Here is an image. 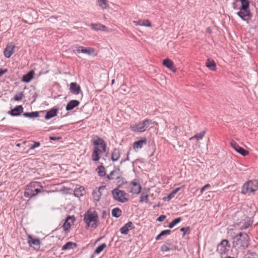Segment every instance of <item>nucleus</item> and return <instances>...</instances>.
Here are the masks:
<instances>
[{
    "mask_svg": "<svg viewBox=\"0 0 258 258\" xmlns=\"http://www.w3.org/2000/svg\"><path fill=\"white\" fill-rule=\"evenodd\" d=\"M91 26H92V28L93 29L96 30H100L102 29L105 28V26H104L103 25H101V24H92Z\"/></svg>",
    "mask_w": 258,
    "mask_h": 258,
    "instance_id": "46",
    "label": "nucleus"
},
{
    "mask_svg": "<svg viewBox=\"0 0 258 258\" xmlns=\"http://www.w3.org/2000/svg\"><path fill=\"white\" fill-rule=\"evenodd\" d=\"M129 155H130V151H128L127 154H126V158L125 159H122L121 160V161H120V163H122L123 162H125L126 161H128L130 160L129 159Z\"/></svg>",
    "mask_w": 258,
    "mask_h": 258,
    "instance_id": "54",
    "label": "nucleus"
},
{
    "mask_svg": "<svg viewBox=\"0 0 258 258\" xmlns=\"http://www.w3.org/2000/svg\"><path fill=\"white\" fill-rule=\"evenodd\" d=\"M111 192L114 200L118 202L123 203L128 200V195L124 191L119 190L118 188L113 189Z\"/></svg>",
    "mask_w": 258,
    "mask_h": 258,
    "instance_id": "4",
    "label": "nucleus"
},
{
    "mask_svg": "<svg viewBox=\"0 0 258 258\" xmlns=\"http://www.w3.org/2000/svg\"><path fill=\"white\" fill-rule=\"evenodd\" d=\"M170 248L166 245H163L161 247V250L162 251H168L170 250Z\"/></svg>",
    "mask_w": 258,
    "mask_h": 258,
    "instance_id": "51",
    "label": "nucleus"
},
{
    "mask_svg": "<svg viewBox=\"0 0 258 258\" xmlns=\"http://www.w3.org/2000/svg\"><path fill=\"white\" fill-rule=\"evenodd\" d=\"M75 220V217L74 216H68L62 226L64 230L66 231H68Z\"/></svg>",
    "mask_w": 258,
    "mask_h": 258,
    "instance_id": "13",
    "label": "nucleus"
},
{
    "mask_svg": "<svg viewBox=\"0 0 258 258\" xmlns=\"http://www.w3.org/2000/svg\"><path fill=\"white\" fill-rule=\"evenodd\" d=\"M237 15L243 21H248L251 20L252 14L250 10H240L237 13Z\"/></svg>",
    "mask_w": 258,
    "mask_h": 258,
    "instance_id": "11",
    "label": "nucleus"
},
{
    "mask_svg": "<svg viewBox=\"0 0 258 258\" xmlns=\"http://www.w3.org/2000/svg\"><path fill=\"white\" fill-rule=\"evenodd\" d=\"M60 138H61L60 137H50V138H49L50 140H52V141H56V140L60 139Z\"/></svg>",
    "mask_w": 258,
    "mask_h": 258,
    "instance_id": "55",
    "label": "nucleus"
},
{
    "mask_svg": "<svg viewBox=\"0 0 258 258\" xmlns=\"http://www.w3.org/2000/svg\"><path fill=\"white\" fill-rule=\"evenodd\" d=\"M149 196L148 194H145L144 192H143L141 194L140 198V203H148L149 202L148 199Z\"/></svg>",
    "mask_w": 258,
    "mask_h": 258,
    "instance_id": "38",
    "label": "nucleus"
},
{
    "mask_svg": "<svg viewBox=\"0 0 258 258\" xmlns=\"http://www.w3.org/2000/svg\"><path fill=\"white\" fill-rule=\"evenodd\" d=\"M15 48V45L13 44L12 43H8L4 51V56L8 58H10L14 53Z\"/></svg>",
    "mask_w": 258,
    "mask_h": 258,
    "instance_id": "12",
    "label": "nucleus"
},
{
    "mask_svg": "<svg viewBox=\"0 0 258 258\" xmlns=\"http://www.w3.org/2000/svg\"><path fill=\"white\" fill-rule=\"evenodd\" d=\"M230 248V244L227 239L222 240L218 245L217 250L221 254H225L228 251Z\"/></svg>",
    "mask_w": 258,
    "mask_h": 258,
    "instance_id": "6",
    "label": "nucleus"
},
{
    "mask_svg": "<svg viewBox=\"0 0 258 258\" xmlns=\"http://www.w3.org/2000/svg\"><path fill=\"white\" fill-rule=\"evenodd\" d=\"M106 247V244L105 243L101 244L95 249V253L96 254L100 253Z\"/></svg>",
    "mask_w": 258,
    "mask_h": 258,
    "instance_id": "42",
    "label": "nucleus"
},
{
    "mask_svg": "<svg viewBox=\"0 0 258 258\" xmlns=\"http://www.w3.org/2000/svg\"><path fill=\"white\" fill-rule=\"evenodd\" d=\"M241 3V7L240 10L246 11L249 10V2L248 0H240Z\"/></svg>",
    "mask_w": 258,
    "mask_h": 258,
    "instance_id": "34",
    "label": "nucleus"
},
{
    "mask_svg": "<svg viewBox=\"0 0 258 258\" xmlns=\"http://www.w3.org/2000/svg\"><path fill=\"white\" fill-rule=\"evenodd\" d=\"M17 146H20V144H18L17 145Z\"/></svg>",
    "mask_w": 258,
    "mask_h": 258,
    "instance_id": "61",
    "label": "nucleus"
},
{
    "mask_svg": "<svg viewBox=\"0 0 258 258\" xmlns=\"http://www.w3.org/2000/svg\"><path fill=\"white\" fill-rule=\"evenodd\" d=\"M134 228L135 227L133 223L131 221H129L120 229V232L122 234L127 235L130 230Z\"/></svg>",
    "mask_w": 258,
    "mask_h": 258,
    "instance_id": "15",
    "label": "nucleus"
},
{
    "mask_svg": "<svg viewBox=\"0 0 258 258\" xmlns=\"http://www.w3.org/2000/svg\"><path fill=\"white\" fill-rule=\"evenodd\" d=\"M96 171H97L98 175L100 177H103L106 175L105 169L102 165L99 166L97 168Z\"/></svg>",
    "mask_w": 258,
    "mask_h": 258,
    "instance_id": "35",
    "label": "nucleus"
},
{
    "mask_svg": "<svg viewBox=\"0 0 258 258\" xmlns=\"http://www.w3.org/2000/svg\"><path fill=\"white\" fill-rule=\"evenodd\" d=\"M92 144L96 147L101 148L103 152L105 153L106 152V144L103 139L96 136L92 141Z\"/></svg>",
    "mask_w": 258,
    "mask_h": 258,
    "instance_id": "7",
    "label": "nucleus"
},
{
    "mask_svg": "<svg viewBox=\"0 0 258 258\" xmlns=\"http://www.w3.org/2000/svg\"><path fill=\"white\" fill-rule=\"evenodd\" d=\"M163 64L173 72H175L176 69L173 65V62L169 58H167L164 59Z\"/></svg>",
    "mask_w": 258,
    "mask_h": 258,
    "instance_id": "23",
    "label": "nucleus"
},
{
    "mask_svg": "<svg viewBox=\"0 0 258 258\" xmlns=\"http://www.w3.org/2000/svg\"><path fill=\"white\" fill-rule=\"evenodd\" d=\"M133 23L136 26H142L146 27H151V24L149 20H140L139 21H134Z\"/></svg>",
    "mask_w": 258,
    "mask_h": 258,
    "instance_id": "25",
    "label": "nucleus"
},
{
    "mask_svg": "<svg viewBox=\"0 0 258 258\" xmlns=\"http://www.w3.org/2000/svg\"><path fill=\"white\" fill-rule=\"evenodd\" d=\"M249 237L245 232H240L233 238V247L237 249H244L249 244Z\"/></svg>",
    "mask_w": 258,
    "mask_h": 258,
    "instance_id": "1",
    "label": "nucleus"
},
{
    "mask_svg": "<svg viewBox=\"0 0 258 258\" xmlns=\"http://www.w3.org/2000/svg\"><path fill=\"white\" fill-rule=\"evenodd\" d=\"M105 188V186L102 185V186H100L99 187H98L97 189L93 190V191L92 192V197H93V199L95 201H96L97 202H98L100 201V197L102 195L101 190L104 189Z\"/></svg>",
    "mask_w": 258,
    "mask_h": 258,
    "instance_id": "18",
    "label": "nucleus"
},
{
    "mask_svg": "<svg viewBox=\"0 0 258 258\" xmlns=\"http://www.w3.org/2000/svg\"><path fill=\"white\" fill-rule=\"evenodd\" d=\"M28 243L30 246L33 247L35 249H39L40 246V240L39 239L32 237L31 235H28Z\"/></svg>",
    "mask_w": 258,
    "mask_h": 258,
    "instance_id": "9",
    "label": "nucleus"
},
{
    "mask_svg": "<svg viewBox=\"0 0 258 258\" xmlns=\"http://www.w3.org/2000/svg\"><path fill=\"white\" fill-rule=\"evenodd\" d=\"M34 72L31 71L27 74L24 75L22 78V81L26 83L29 82L33 78Z\"/></svg>",
    "mask_w": 258,
    "mask_h": 258,
    "instance_id": "31",
    "label": "nucleus"
},
{
    "mask_svg": "<svg viewBox=\"0 0 258 258\" xmlns=\"http://www.w3.org/2000/svg\"><path fill=\"white\" fill-rule=\"evenodd\" d=\"M99 6L102 9H106L108 7L107 0H99L98 1Z\"/></svg>",
    "mask_w": 258,
    "mask_h": 258,
    "instance_id": "43",
    "label": "nucleus"
},
{
    "mask_svg": "<svg viewBox=\"0 0 258 258\" xmlns=\"http://www.w3.org/2000/svg\"><path fill=\"white\" fill-rule=\"evenodd\" d=\"M142 121L130 125V129L135 133H143Z\"/></svg>",
    "mask_w": 258,
    "mask_h": 258,
    "instance_id": "21",
    "label": "nucleus"
},
{
    "mask_svg": "<svg viewBox=\"0 0 258 258\" xmlns=\"http://www.w3.org/2000/svg\"><path fill=\"white\" fill-rule=\"evenodd\" d=\"M171 233V231L170 230H163L160 232V234L163 236L165 235H170Z\"/></svg>",
    "mask_w": 258,
    "mask_h": 258,
    "instance_id": "49",
    "label": "nucleus"
},
{
    "mask_svg": "<svg viewBox=\"0 0 258 258\" xmlns=\"http://www.w3.org/2000/svg\"><path fill=\"white\" fill-rule=\"evenodd\" d=\"M206 66L211 71H215L216 70V63L214 60L208 58L206 62Z\"/></svg>",
    "mask_w": 258,
    "mask_h": 258,
    "instance_id": "29",
    "label": "nucleus"
},
{
    "mask_svg": "<svg viewBox=\"0 0 258 258\" xmlns=\"http://www.w3.org/2000/svg\"><path fill=\"white\" fill-rule=\"evenodd\" d=\"M154 122L151 119H146L142 121V126L143 132H145L149 126L153 124Z\"/></svg>",
    "mask_w": 258,
    "mask_h": 258,
    "instance_id": "30",
    "label": "nucleus"
},
{
    "mask_svg": "<svg viewBox=\"0 0 258 258\" xmlns=\"http://www.w3.org/2000/svg\"><path fill=\"white\" fill-rule=\"evenodd\" d=\"M189 230H190V229H189V227H185L181 228L180 229V231L183 232V236H184L187 232L189 231Z\"/></svg>",
    "mask_w": 258,
    "mask_h": 258,
    "instance_id": "50",
    "label": "nucleus"
},
{
    "mask_svg": "<svg viewBox=\"0 0 258 258\" xmlns=\"http://www.w3.org/2000/svg\"><path fill=\"white\" fill-rule=\"evenodd\" d=\"M80 104V102L77 100H72L70 101L66 106V110L70 111L73 109L75 107L78 106Z\"/></svg>",
    "mask_w": 258,
    "mask_h": 258,
    "instance_id": "26",
    "label": "nucleus"
},
{
    "mask_svg": "<svg viewBox=\"0 0 258 258\" xmlns=\"http://www.w3.org/2000/svg\"><path fill=\"white\" fill-rule=\"evenodd\" d=\"M39 187L42 188V186L39 182H31L28 184L25 188L24 192V196L25 198L31 199L38 194L41 192V189Z\"/></svg>",
    "mask_w": 258,
    "mask_h": 258,
    "instance_id": "2",
    "label": "nucleus"
},
{
    "mask_svg": "<svg viewBox=\"0 0 258 258\" xmlns=\"http://www.w3.org/2000/svg\"><path fill=\"white\" fill-rule=\"evenodd\" d=\"M77 247L76 243L73 242H68L66 243L61 248V250H66L67 249H73Z\"/></svg>",
    "mask_w": 258,
    "mask_h": 258,
    "instance_id": "32",
    "label": "nucleus"
},
{
    "mask_svg": "<svg viewBox=\"0 0 258 258\" xmlns=\"http://www.w3.org/2000/svg\"><path fill=\"white\" fill-rule=\"evenodd\" d=\"M102 152L98 147H95L92 154V160L94 161H99L100 158V155Z\"/></svg>",
    "mask_w": 258,
    "mask_h": 258,
    "instance_id": "20",
    "label": "nucleus"
},
{
    "mask_svg": "<svg viewBox=\"0 0 258 258\" xmlns=\"http://www.w3.org/2000/svg\"><path fill=\"white\" fill-rule=\"evenodd\" d=\"M231 147L238 153L243 156H245L249 154V152L244 148L240 147L238 144L233 140L230 142Z\"/></svg>",
    "mask_w": 258,
    "mask_h": 258,
    "instance_id": "8",
    "label": "nucleus"
},
{
    "mask_svg": "<svg viewBox=\"0 0 258 258\" xmlns=\"http://www.w3.org/2000/svg\"><path fill=\"white\" fill-rule=\"evenodd\" d=\"M162 236L160 234H159V235H158L156 237L155 239H156V240H159V239H161V237H162Z\"/></svg>",
    "mask_w": 258,
    "mask_h": 258,
    "instance_id": "58",
    "label": "nucleus"
},
{
    "mask_svg": "<svg viewBox=\"0 0 258 258\" xmlns=\"http://www.w3.org/2000/svg\"><path fill=\"white\" fill-rule=\"evenodd\" d=\"M23 115L26 117L34 118L38 117L39 116V113L38 111H34L31 112H25L23 113Z\"/></svg>",
    "mask_w": 258,
    "mask_h": 258,
    "instance_id": "36",
    "label": "nucleus"
},
{
    "mask_svg": "<svg viewBox=\"0 0 258 258\" xmlns=\"http://www.w3.org/2000/svg\"><path fill=\"white\" fill-rule=\"evenodd\" d=\"M58 109L57 108H52L46 112L45 116V119H49L57 115Z\"/></svg>",
    "mask_w": 258,
    "mask_h": 258,
    "instance_id": "27",
    "label": "nucleus"
},
{
    "mask_svg": "<svg viewBox=\"0 0 258 258\" xmlns=\"http://www.w3.org/2000/svg\"><path fill=\"white\" fill-rule=\"evenodd\" d=\"M23 111V107L22 105L16 106L9 112V114L13 116H17L20 115Z\"/></svg>",
    "mask_w": 258,
    "mask_h": 258,
    "instance_id": "19",
    "label": "nucleus"
},
{
    "mask_svg": "<svg viewBox=\"0 0 258 258\" xmlns=\"http://www.w3.org/2000/svg\"><path fill=\"white\" fill-rule=\"evenodd\" d=\"M166 218V216L165 215H161L157 219V221L158 222H162Z\"/></svg>",
    "mask_w": 258,
    "mask_h": 258,
    "instance_id": "53",
    "label": "nucleus"
},
{
    "mask_svg": "<svg viewBox=\"0 0 258 258\" xmlns=\"http://www.w3.org/2000/svg\"><path fill=\"white\" fill-rule=\"evenodd\" d=\"M211 187V185L209 183L206 184L205 186H204L200 190V192L201 194L203 192V191L206 190V189H208Z\"/></svg>",
    "mask_w": 258,
    "mask_h": 258,
    "instance_id": "52",
    "label": "nucleus"
},
{
    "mask_svg": "<svg viewBox=\"0 0 258 258\" xmlns=\"http://www.w3.org/2000/svg\"><path fill=\"white\" fill-rule=\"evenodd\" d=\"M232 7L234 9L236 10V9H238V8L237 7V5L236 2L232 3Z\"/></svg>",
    "mask_w": 258,
    "mask_h": 258,
    "instance_id": "57",
    "label": "nucleus"
},
{
    "mask_svg": "<svg viewBox=\"0 0 258 258\" xmlns=\"http://www.w3.org/2000/svg\"><path fill=\"white\" fill-rule=\"evenodd\" d=\"M8 70L7 69H0V76L7 72Z\"/></svg>",
    "mask_w": 258,
    "mask_h": 258,
    "instance_id": "56",
    "label": "nucleus"
},
{
    "mask_svg": "<svg viewBox=\"0 0 258 258\" xmlns=\"http://www.w3.org/2000/svg\"><path fill=\"white\" fill-rule=\"evenodd\" d=\"M252 223L253 220H252L249 217H246L239 223V225L240 226L239 228L242 230L246 229L252 225Z\"/></svg>",
    "mask_w": 258,
    "mask_h": 258,
    "instance_id": "10",
    "label": "nucleus"
},
{
    "mask_svg": "<svg viewBox=\"0 0 258 258\" xmlns=\"http://www.w3.org/2000/svg\"><path fill=\"white\" fill-rule=\"evenodd\" d=\"M77 52L79 53H83L91 55L95 52V49L92 48H84L83 46H79L77 47Z\"/></svg>",
    "mask_w": 258,
    "mask_h": 258,
    "instance_id": "17",
    "label": "nucleus"
},
{
    "mask_svg": "<svg viewBox=\"0 0 258 258\" xmlns=\"http://www.w3.org/2000/svg\"><path fill=\"white\" fill-rule=\"evenodd\" d=\"M40 146V143L39 142L34 141L33 142V144L31 146V147H30L29 150H33L35 148L38 147Z\"/></svg>",
    "mask_w": 258,
    "mask_h": 258,
    "instance_id": "48",
    "label": "nucleus"
},
{
    "mask_svg": "<svg viewBox=\"0 0 258 258\" xmlns=\"http://www.w3.org/2000/svg\"><path fill=\"white\" fill-rule=\"evenodd\" d=\"M258 189V181L256 180H250L242 186V193L253 192Z\"/></svg>",
    "mask_w": 258,
    "mask_h": 258,
    "instance_id": "5",
    "label": "nucleus"
},
{
    "mask_svg": "<svg viewBox=\"0 0 258 258\" xmlns=\"http://www.w3.org/2000/svg\"><path fill=\"white\" fill-rule=\"evenodd\" d=\"M1 185H2V183H1V182H0V186H1Z\"/></svg>",
    "mask_w": 258,
    "mask_h": 258,
    "instance_id": "62",
    "label": "nucleus"
},
{
    "mask_svg": "<svg viewBox=\"0 0 258 258\" xmlns=\"http://www.w3.org/2000/svg\"><path fill=\"white\" fill-rule=\"evenodd\" d=\"M182 220L181 217H178L176 219H175L172 221L171 223H170L168 227L169 228H172L175 225L177 224L178 223H179Z\"/></svg>",
    "mask_w": 258,
    "mask_h": 258,
    "instance_id": "40",
    "label": "nucleus"
},
{
    "mask_svg": "<svg viewBox=\"0 0 258 258\" xmlns=\"http://www.w3.org/2000/svg\"><path fill=\"white\" fill-rule=\"evenodd\" d=\"M24 97L25 96L23 92H20L15 95L14 97V100L17 101H21Z\"/></svg>",
    "mask_w": 258,
    "mask_h": 258,
    "instance_id": "45",
    "label": "nucleus"
},
{
    "mask_svg": "<svg viewBox=\"0 0 258 258\" xmlns=\"http://www.w3.org/2000/svg\"><path fill=\"white\" fill-rule=\"evenodd\" d=\"M112 216L115 218H118L121 215V210L118 208H115L112 210Z\"/></svg>",
    "mask_w": 258,
    "mask_h": 258,
    "instance_id": "37",
    "label": "nucleus"
},
{
    "mask_svg": "<svg viewBox=\"0 0 258 258\" xmlns=\"http://www.w3.org/2000/svg\"><path fill=\"white\" fill-rule=\"evenodd\" d=\"M114 80H112V84L114 83Z\"/></svg>",
    "mask_w": 258,
    "mask_h": 258,
    "instance_id": "60",
    "label": "nucleus"
},
{
    "mask_svg": "<svg viewBox=\"0 0 258 258\" xmlns=\"http://www.w3.org/2000/svg\"><path fill=\"white\" fill-rule=\"evenodd\" d=\"M130 192L134 194H139L141 192V186L140 184L135 181H132L130 183Z\"/></svg>",
    "mask_w": 258,
    "mask_h": 258,
    "instance_id": "14",
    "label": "nucleus"
},
{
    "mask_svg": "<svg viewBox=\"0 0 258 258\" xmlns=\"http://www.w3.org/2000/svg\"><path fill=\"white\" fill-rule=\"evenodd\" d=\"M205 131H202L200 132L199 134H196L194 136L191 137L189 140H192L194 139H196L197 140H199L202 139L205 134Z\"/></svg>",
    "mask_w": 258,
    "mask_h": 258,
    "instance_id": "39",
    "label": "nucleus"
},
{
    "mask_svg": "<svg viewBox=\"0 0 258 258\" xmlns=\"http://www.w3.org/2000/svg\"><path fill=\"white\" fill-rule=\"evenodd\" d=\"M121 175V172L119 168H116L110 172V174L107 176V178L109 180H117Z\"/></svg>",
    "mask_w": 258,
    "mask_h": 258,
    "instance_id": "16",
    "label": "nucleus"
},
{
    "mask_svg": "<svg viewBox=\"0 0 258 258\" xmlns=\"http://www.w3.org/2000/svg\"><path fill=\"white\" fill-rule=\"evenodd\" d=\"M120 152L119 149L114 148L111 153V159L113 161H117L120 156Z\"/></svg>",
    "mask_w": 258,
    "mask_h": 258,
    "instance_id": "28",
    "label": "nucleus"
},
{
    "mask_svg": "<svg viewBox=\"0 0 258 258\" xmlns=\"http://www.w3.org/2000/svg\"><path fill=\"white\" fill-rule=\"evenodd\" d=\"M84 221L87 227L96 228L98 226V215L96 212L93 213L85 214L84 216Z\"/></svg>",
    "mask_w": 258,
    "mask_h": 258,
    "instance_id": "3",
    "label": "nucleus"
},
{
    "mask_svg": "<svg viewBox=\"0 0 258 258\" xmlns=\"http://www.w3.org/2000/svg\"><path fill=\"white\" fill-rule=\"evenodd\" d=\"M116 180V184L118 187H120L126 183L125 179L121 175Z\"/></svg>",
    "mask_w": 258,
    "mask_h": 258,
    "instance_id": "41",
    "label": "nucleus"
},
{
    "mask_svg": "<svg viewBox=\"0 0 258 258\" xmlns=\"http://www.w3.org/2000/svg\"><path fill=\"white\" fill-rule=\"evenodd\" d=\"M147 144V139L146 138H143L142 140H140L138 141L135 142L134 143L133 147L135 149H141L144 145Z\"/></svg>",
    "mask_w": 258,
    "mask_h": 258,
    "instance_id": "24",
    "label": "nucleus"
},
{
    "mask_svg": "<svg viewBox=\"0 0 258 258\" xmlns=\"http://www.w3.org/2000/svg\"><path fill=\"white\" fill-rule=\"evenodd\" d=\"M181 187H177L174 189L168 195V198L170 200L173 198L175 194L180 189Z\"/></svg>",
    "mask_w": 258,
    "mask_h": 258,
    "instance_id": "44",
    "label": "nucleus"
},
{
    "mask_svg": "<svg viewBox=\"0 0 258 258\" xmlns=\"http://www.w3.org/2000/svg\"><path fill=\"white\" fill-rule=\"evenodd\" d=\"M70 90L71 93L75 95L79 94L81 91L80 86L76 82H73L70 84Z\"/></svg>",
    "mask_w": 258,
    "mask_h": 258,
    "instance_id": "22",
    "label": "nucleus"
},
{
    "mask_svg": "<svg viewBox=\"0 0 258 258\" xmlns=\"http://www.w3.org/2000/svg\"><path fill=\"white\" fill-rule=\"evenodd\" d=\"M85 193V189L83 187H80L79 188H76L74 191V195L75 197L79 198L82 196Z\"/></svg>",
    "mask_w": 258,
    "mask_h": 258,
    "instance_id": "33",
    "label": "nucleus"
},
{
    "mask_svg": "<svg viewBox=\"0 0 258 258\" xmlns=\"http://www.w3.org/2000/svg\"><path fill=\"white\" fill-rule=\"evenodd\" d=\"M106 215V212L105 211L102 212V218H104Z\"/></svg>",
    "mask_w": 258,
    "mask_h": 258,
    "instance_id": "59",
    "label": "nucleus"
},
{
    "mask_svg": "<svg viewBox=\"0 0 258 258\" xmlns=\"http://www.w3.org/2000/svg\"><path fill=\"white\" fill-rule=\"evenodd\" d=\"M247 258H257V254L255 252H252L248 251L246 254Z\"/></svg>",
    "mask_w": 258,
    "mask_h": 258,
    "instance_id": "47",
    "label": "nucleus"
}]
</instances>
